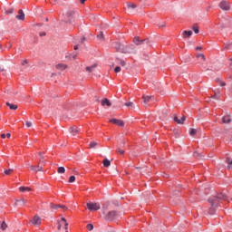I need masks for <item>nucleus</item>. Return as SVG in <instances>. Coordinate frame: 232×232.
Returning a JSON list of instances; mask_svg holds the SVG:
<instances>
[{
	"instance_id": "1",
	"label": "nucleus",
	"mask_w": 232,
	"mask_h": 232,
	"mask_svg": "<svg viewBox=\"0 0 232 232\" xmlns=\"http://www.w3.org/2000/svg\"><path fill=\"white\" fill-rule=\"evenodd\" d=\"M221 200H227V196L224 194H218V196H215L213 198L208 199V202L212 206V208H209V214H214V209L217 208V206H218Z\"/></svg>"
},
{
	"instance_id": "2",
	"label": "nucleus",
	"mask_w": 232,
	"mask_h": 232,
	"mask_svg": "<svg viewBox=\"0 0 232 232\" xmlns=\"http://www.w3.org/2000/svg\"><path fill=\"white\" fill-rule=\"evenodd\" d=\"M75 13L73 12H67L64 15L63 21L66 24H72L75 20Z\"/></svg>"
},
{
	"instance_id": "3",
	"label": "nucleus",
	"mask_w": 232,
	"mask_h": 232,
	"mask_svg": "<svg viewBox=\"0 0 232 232\" xmlns=\"http://www.w3.org/2000/svg\"><path fill=\"white\" fill-rule=\"evenodd\" d=\"M218 7L224 11H229L231 9L230 3L227 0H223L218 4Z\"/></svg>"
},
{
	"instance_id": "4",
	"label": "nucleus",
	"mask_w": 232,
	"mask_h": 232,
	"mask_svg": "<svg viewBox=\"0 0 232 232\" xmlns=\"http://www.w3.org/2000/svg\"><path fill=\"white\" fill-rule=\"evenodd\" d=\"M86 207H87V209L91 211H96L101 208V205L99 203H92V202L87 203Z\"/></svg>"
},
{
	"instance_id": "5",
	"label": "nucleus",
	"mask_w": 232,
	"mask_h": 232,
	"mask_svg": "<svg viewBox=\"0 0 232 232\" xmlns=\"http://www.w3.org/2000/svg\"><path fill=\"white\" fill-rule=\"evenodd\" d=\"M117 217V212L116 211H110L104 215V219L105 220H113Z\"/></svg>"
},
{
	"instance_id": "6",
	"label": "nucleus",
	"mask_w": 232,
	"mask_h": 232,
	"mask_svg": "<svg viewBox=\"0 0 232 232\" xmlns=\"http://www.w3.org/2000/svg\"><path fill=\"white\" fill-rule=\"evenodd\" d=\"M62 227H64V229L68 230V223L64 218H62L61 221H58L57 229L60 230Z\"/></svg>"
},
{
	"instance_id": "7",
	"label": "nucleus",
	"mask_w": 232,
	"mask_h": 232,
	"mask_svg": "<svg viewBox=\"0 0 232 232\" xmlns=\"http://www.w3.org/2000/svg\"><path fill=\"white\" fill-rule=\"evenodd\" d=\"M142 100H143V105H144L145 107H147L148 104H149L150 102L155 101V98H154V96L143 95V96H142Z\"/></svg>"
},
{
	"instance_id": "8",
	"label": "nucleus",
	"mask_w": 232,
	"mask_h": 232,
	"mask_svg": "<svg viewBox=\"0 0 232 232\" xmlns=\"http://www.w3.org/2000/svg\"><path fill=\"white\" fill-rule=\"evenodd\" d=\"M134 46L133 45H123L121 53H133Z\"/></svg>"
},
{
	"instance_id": "9",
	"label": "nucleus",
	"mask_w": 232,
	"mask_h": 232,
	"mask_svg": "<svg viewBox=\"0 0 232 232\" xmlns=\"http://www.w3.org/2000/svg\"><path fill=\"white\" fill-rule=\"evenodd\" d=\"M110 122H112V124H116L120 127H124V121L122 120L112 118L110 120Z\"/></svg>"
},
{
	"instance_id": "10",
	"label": "nucleus",
	"mask_w": 232,
	"mask_h": 232,
	"mask_svg": "<svg viewBox=\"0 0 232 232\" xmlns=\"http://www.w3.org/2000/svg\"><path fill=\"white\" fill-rule=\"evenodd\" d=\"M123 47L124 45L122 44H120L118 42L113 43V48L119 53H122Z\"/></svg>"
},
{
	"instance_id": "11",
	"label": "nucleus",
	"mask_w": 232,
	"mask_h": 232,
	"mask_svg": "<svg viewBox=\"0 0 232 232\" xmlns=\"http://www.w3.org/2000/svg\"><path fill=\"white\" fill-rule=\"evenodd\" d=\"M80 131H81V129L79 127L73 126L70 128V132L73 136H76Z\"/></svg>"
},
{
	"instance_id": "12",
	"label": "nucleus",
	"mask_w": 232,
	"mask_h": 232,
	"mask_svg": "<svg viewBox=\"0 0 232 232\" xmlns=\"http://www.w3.org/2000/svg\"><path fill=\"white\" fill-rule=\"evenodd\" d=\"M32 223L34 226H40L42 223V220L38 216H34Z\"/></svg>"
},
{
	"instance_id": "13",
	"label": "nucleus",
	"mask_w": 232,
	"mask_h": 232,
	"mask_svg": "<svg viewBox=\"0 0 232 232\" xmlns=\"http://www.w3.org/2000/svg\"><path fill=\"white\" fill-rule=\"evenodd\" d=\"M221 121L223 122V124H230L231 118L229 115H226L223 118H221Z\"/></svg>"
},
{
	"instance_id": "14",
	"label": "nucleus",
	"mask_w": 232,
	"mask_h": 232,
	"mask_svg": "<svg viewBox=\"0 0 232 232\" xmlns=\"http://www.w3.org/2000/svg\"><path fill=\"white\" fill-rule=\"evenodd\" d=\"M174 121L177 122V124H184L186 117L182 116L180 119H179L177 116H175Z\"/></svg>"
},
{
	"instance_id": "15",
	"label": "nucleus",
	"mask_w": 232,
	"mask_h": 232,
	"mask_svg": "<svg viewBox=\"0 0 232 232\" xmlns=\"http://www.w3.org/2000/svg\"><path fill=\"white\" fill-rule=\"evenodd\" d=\"M55 68H56V70L63 72L68 68V65L60 63V64L55 65Z\"/></svg>"
},
{
	"instance_id": "16",
	"label": "nucleus",
	"mask_w": 232,
	"mask_h": 232,
	"mask_svg": "<svg viewBox=\"0 0 232 232\" xmlns=\"http://www.w3.org/2000/svg\"><path fill=\"white\" fill-rule=\"evenodd\" d=\"M27 204V200L24 198H20L15 201L16 206H25Z\"/></svg>"
},
{
	"instance_id": "17",
	"label": "nucleus",
	"mask_w": 232,
	"mask_h": 232,
	"mask_svg": "<svg viewBox=\"0 0 232 232\" xmlns=\"http://www.w3.org/2000/svg\"><path fill=\"white\" fill-rule=\"evenodd\" d=\"M15 18L22 21L24 20V14L22 9L18 11V14L15 16Z\"/></svg>"
},
{
	"instance_id": "18",
	"label": "nucleus",
	"mask_w": 232,
	"mask_h": 232,
	"mask_svg": "<svg viewBox=\"0 0 232 232\" xmlns=\"http://www.w3.org/2000/svg\"><path fill=\"white\" fill-rule=\"evenodd\" d=\"M197 58L199 61L198 63H201V64L206 62V57L203 53L198 54Z\"/></svg>"
},
{
	"instance_id": "19",
	"label": "nucleus",
	"mask_w": 232,
	"mask_h": 232,
	"mask_svg": "<svg viewBox=\"0 0 232 232\" xmlns=\"http://www.w3.org/2000/svg\"><path fill=\"white\" fill-rule=\"evenodd\" d=\"M5 104L12 111H16L18 109V105L17 104H13V103H10L9 102H7Z\"/></svg>"
},
{
	"instance_id": "20",
	"label": "nucleus",
	"mask_w": 232,
	"mask_h": 232,
	"mask_svg": "<svg viewBox=\"0 0 232 232\" xmlns=\"http://www.w3.org/2000/svg\"><path fill=\"white\" fill-rule=\"evenodd\" d=\"M32 190V188L30 187H19V191L20 192H30Z\"/></svg>"
},
{
	"instance_id": "21",
	"label": "nucleus",
	"mask_w": 232,
	"mask_h": 232,
	"mask_svg": "<svg viewBox=\"0 0 232 232\" xmlns=\"http://www.w3.org/2000/svg\"><path fill=\"white\" fill-rule=\"evenodd\" d=\"M102 106H108V107H110V106H111V102L108 99H103L102 101Z\"/></svg>"
},
{
	"instance_id": "22",
	"label": "nucleus",
	"mask_w": 232,
	"mask_h": 232,
	"mask_svg": "<svg viewBox=\"0 0 232 232\" xmlns=\"http://www.w3.org/2000/svg\"><path fill=\"white\" fill-rule=\"evenodd\" d=\"M192 34H193V32H192V31H184V32L182 33V36H183V37H191Z\"/></svg>"
},
{
	"instance_id": "23",
	"label": "nucleus",
	"mask_w": 232,
	"mask_h": 232,
	"mask_svg": "<svg viewBox=\"0 0 232 232\" xmlns=\"http://www.w3.org/2000/svg\"><path fill=\"white\" fill-rule=\"evenodd\" d=\"M95 68H96V64H93V65H91V66H87L85 68V71L89 72H93L95 70Z\"/></svg>"
},
{
	"instance_id": "24",
	"label": "nucleus",
	"mask_w": 232,
	"mask_h": 232,
	"mask_svg": "<svg viewBox=\"0 0 232 232\" xmlns=\"http://www.w3.org/2000/svg\"><path fill=\"white\" fill-rule=\"evenodd\" d=\"M102 163L105 168H108L109 166H111V161L107 159H105Z\"/></svg>"
},
{
	"instance_id": "25",
	"label": "nucleus",
	"mask_w": 232,
	"mask_h": 232,
	"mask_svg": "<svg viewBox=\"0 0 232 232\" xmlns=\"http://www.w3.org/2000/svg\"><path fill=\"white\" fill-rule=\"evenodd\" d=\"M196 134H197L196 129L191 128V129L189 130V135H190L191 137H194Z\"/></svg>"
},
{
	"instance_id": "26",
	"label": "nucleus",
	"mask_w": 232,
	"mask_h": 232,
	"mask_svg": "<svg viewBox=\"0 0 232 232\" xmlns=\"http://www.w3.org/2000/svg\"><path fill=\"white\" fill-rule=\"evenodd\" d=\"M133 44L139 45L142 44V41H140L139 37H134Z\"/></svg>"
},
{
	"instance_id": "27",
	"label": "nucleus",
	"mask_w": 232,
	"mask_h": 232,
	"mask_svg": "<svg viewBox=\"0 0 232 232\" xmlns=\"http://www.w3.org/2000/svg\"><path fill=\"white\" fill-rule=\"evenodd\" d=\"M99 145V143L98 142H96V141H92L91 143H90V150H92V149H94L96 146H98Z\"/></svg>"
},
{
	"instance_id": "28",
	"label": "nucleus",
	"mask_w": 232,
	"mask_h": 232,
	"mask_svg": "<svg viewBox=\"0 0 232 232\" xmlns=\"http://www.w3.org/2000/svg\"><path fill=\"white\" fill-rule=\"evenodd\" d=\"M192 30H194L195 34H199V27L195 24L194 26H192Z\"/></svg>"
},
{
	"instance_id": "29",
	"label": "nucleus",
	"mask_w": 232,
	"mask_h": 232,
	"mask_svg": "<svg viewBox=\"0 0 232 232\" xmlns=\"http://www.w3.org/2000/svg\"><path fill=\"white\" fill-rule=\"evenodd\" d=\"M66 170L64 169L63 167H60L57 169V173L58 174H63Z\"/></svg>"
},
{
	"instance_id": "30",
	"label": "nucleus",
	"mask_w": 232,
	"mask_h": 232,
	"mask_svg": "<svg viewBox=\"0 0 232 232\" xmlns=\"http://www.w3.org/2000/svg\"><path fill=\"white\" fill-rule=\"evenodd\" d=\"M136 7H137V5H134V4H128V8H129L130 10H135Z\"/></svg>"
},
{
	"instance_id": "31",
	"label": "nucleus",
	"mask_w": 232,
	"mask_h": 232,
	"mask_svg": "<svg viewBox=\"0 0 232 232\" xmlns=\"http://www.w3.org/2000/svg\"><path fill=\"white\" fill-rule=\"evenodd\" d=\"M227 169H231L232 168V160L227 159Z\"/></svg>"
},
{
	"instance_id": "32",
	"label": "nucleus",
	"mask_w": 232,
	"mask_h": 232,
	"mask_svg": "<svg viewBox=\"0 0 232 232\" xmlns=\"http://www.w3.org/2000/svg\"><path fill=\"white\" fill-rule=\"evenodd\" d=\"M86 228L89 229L90 231L94 229L93 224H87Z\"/></svg>"
},
{
	"instance_id": "33",
	"label": "nucleus",
	"mask_w": 232,
	"mask_h": 232,
	"mask_svg": "<svg viewBox=\"0 0 232 232\" xmlns=\"http://www.w3.org/2000/svg\"><path fill=\"white\" fill-rule=\"evenodd\" d=\"M6 227H8V226L6 225L5 221H3L1 225V228L5 231Z\"/></svg>"
},
{
	"instance_id": "34",
	"label": "nucleus",
	"mask_w": 232,
	"mask_h": 232,
	"mask_svg": "<svg viewBox=\"0 0 232 232\" xmlns=\"http://www.w3.org/2000/svg\"><path fill=\"white\" fill-rule=\"evenodd\" d=\"M124 106H127V107H133V106H134V103H133V102H125V103H124Z\"/></svg>"
},
{
	"instance_id": "35",
	"label": "nucleus",
	"mask_w": 232,
	"mask_h": 232,
	"mask_svg": "<svg viewBox=\"0 0 232 232\" xmlns=\"http://www.w3.org/2000/svg\"><path fill=\"white\" fill-rule=\"evenodd\" d=\"M214 97H215L217 100H219V99H220V97H221V93H220V92H215Z\"/></svg>"
},
{
	"instance_id": "36",
	"label": "nucleus",
	"mask_w": 232,
	"mask_h": 232,
	"mask_svg": "<svg viewBox=\"0 0 232 232\" xmlns=\"http://www.w3.org/2000/svg\"><path fill=\"white\" fill-rule=\"evenodd\" d=\"M116 152H119L120 154L123 155L125 153V150H123L120 147H118V150H116Z\"/></svg>"
},
{
	"instance_id": "37",
	"label": "nucleus",
	"mask_w": 232,
	"mask_h": 232,
	"mask_svg": "<svg viewBox=\"0 0 232 232\" xmlns=\"http://www.w3.org/2000/svg\"><path fill=\"white\" fill-rule=\"evenodd\" d=\"M119 64L121 65L122 67H125L126 62L124 60H120Z\"/></svg>"
},
{
	"instance_id": "38",
	"label": "nucleus",
	"mask_w": 232,
	"mask_h": 232,
	"mask_svg": "<svg viewBox=\"0 0 232 232\" xmlns=\"http://www.w3.org/2000/svg\"><path fill=\"white\" fill-rule=\"evenodd\" d=\"M51 208L53 209H58L59 208H61V205H53V204H51Z\"/></svg>"
},
{
	"instance_id": "39",
	"label": "nucleus",
	"mask_w": 232,
	"mask_h": 232,
	"mask_svg": "<svg viewBox=\"0 0 232 232\" xmlns=\"http://www.w3.org/2000/svg\"><path fill=\"white\" fill-rule=\"evenodd\" d=\"M75 180H76V178L74 176H72V177H70L69 182L73 183V182H75Z\"/></svg>"
},
{
	"instance_id": "40",
	"label": "nucleus",
	"mask_w": 232,
	"mask_h": 232,
	"mask_svg": "<svg viewBox=\"0 0 232 232\" xmlns=\"http://www.w3.org/2000/svg\"><path fill=\"white\" fill-rule=\"evenodd\" d=\"M14 13V8H10L7 11H5L6 14H12Z\"/></svg>"
},
{
	"instance_id": "41",
	"label": "nucleus",
	"mask_w": 232,
	"mask_h": 232,
	"mask_svg": "<svg viewBox=\"0 0 232 232\" xmlns=\"http://www.w3.org/2000/svg\"><path fill=\"white\" fill-rule=\"evenodd\" d=\"M14 170L12 169L5 170V174L9 175L10 173H13Z\"/></svg>"
},
{
	"instance_id": "42",
	"label": "nucleus",
	"mask_w": 232,
	"mask_h": 232,
	"mask_svg": "<svg viewBox=\"0 0 232 232\" xmlns=\"http://www.w3.org/2000/svg\"><path fill=\"white\" fill-rule=\"evenodd\" d=\"M98 39H100V40H103L104 39V36H103V34H102V32H101L100 33V34H98Z\"/></svg>"
},
{
	"instance_id": "43",
	"label": "nucleus",
	"mask_w": 232,
	"mask_h": 232,
	"mask_svg": "<svg viewBox=\"0 0 232 232\" xmlns=\"http://www.w3.org/2000/svg\"><path fill=\"white\" fill-rule=\"evenodd\" d=\"M27 128H31L33 126V122L32 121H26L25 123Z\"/></svg>"
},
{
	"instance_id": "44",
	"label": "nucleus",
	"mask_w": 232,
	"mask_h": 232,
	"mask_svg": "<svg viewBox=\"0 0 232 232\" xmlns=\"http://www.w3.org/2000/svg\"><path fill=\"white\" fill-rule=\"evenodd\" d=\"M42 169H43V167L42 166H40V165H37V167H36V172H38V171H42Z\"/></svg>"
},
{
	"instance_id": "45",
	"label": "nucleus",
	"mask_w": 232,
	"mask_h": 232,
	"mask_svg": "<svg viewBox=\"0 0 232 232\" xmlns=\"http://www.w3.org/2000/svg\"><path fill=\"white\" fill-rule=\"evenodd\" d=\"M114 72H121V67H120V66H116V67L114 68Z\"/></svg>"
},
{
	"instance_id": "46",
	"label": "nucleus",
	"mask_w": 232,
	"mask_h": 232,
	"mask_svg": "<svg viewBox=\"0 0 232 232\" xmlns=\"http://www.w3.org/2000/svg\"><path fill=\"white\" fill-rule=\"evenodd\" d=\"M218 85H219L220 87H225V86H226V82H219Z\"/></svg>"
},
{
	"instance_id": "47",
	"label": "nucleus",
	"mask_w": 232,
	"mask_h": 232,
	"mask_svg": "<svg viewBox=\"0 0 232 232\" xmlns=\"http://www.w3.org/2000/svg\"><path fill=\"white\" fill-rule=\"evenodd\" d=\"M72 58L73 60H76V59H77V53H72Z\"/></svg>"
},
{
	"instance_id": "48",
	"label": "nucleus",
	"mask_w": 232,
	"mask_h": 232,
	"mask_svg": "<svg viewBox=\"0 0 232 232\" xmlns=\"http://www.w3.org/2000/svg\"><path fill=\"white\" fill-rule=\"evenodd\" d=\"M60 208L62 209H63V210H67L68 209V208L66 206H64V205H60Z\"/></svg>"
},
{
	"instance_id": "49",
	"label": "nucleus",
	"mask_w": 232,
	"mask_h": 232,
	"mask_svg": "<svg viewBox=\"0 0 232 232\" xmlns=\"http://www.w3.org/2000/svg\"><path fill=\"white\" fill-rule=\"evenodd\" d=\"M38 154H40V156H41V162H44V157L43 156L42 152H38Z\"/></svg>"
},
{
	"instance_id": "50",
	"label": "nucleus",
	"mask_w": 232,
	"mask_h": 232,
	"mask_svg": "<svg viewBox=\"0 0 232 232\" xmlns=\"http://www.w3.org/2000/svg\"><path fill=\"white\" fill-rule=\"evenodd\" d=\"M26 64H28V61L27 60H24L23 63H22V65L24 66Z\"/></svg>"
},
{
	"instance_id": "51",
	"label": "nucleus",
	"mask_w": 232,
	"mask_h": 232,
	"mask_svg": "<svg viewBox=\"0 0 232 232\" xmlns=\"http://www.w3.org/2000/svg\"><path fill=\"white\" fill-rule=\"evenodd\" d=\"M29 168H31V169H32L33 171H35V170H36V167H34V166H33V165H31Z\"/></svg>"
},
{
	"instance_id": "52",
	"label": "nucleus",
	"mask_w": 232,
	"mask_h": 232,
	"mask_svg": "<svg viewBox=\"0 0 232 232\" xmlns=\"http://www.w3.org/2000/svg\"><path fill=\"white\" fill-rule=\"evenodd\" d=\"M40 36H41V37L46 36V33L42 32V33L40 34Z\"/></svg>"
},
{
	"instance_id": "53",
	"label": "nucleus",
	"mask_w": 232,
	"mask_h": 232,
	"mask_svg": "<svg viewBox=\"0 0 232 232\" xmlns=\"http://www.w3.org/2000/svg\"><path fill=\"white\" fill-rule=\"evenodd\" d=\"M194 156H195L196 158H198V157H199V153L194 152Z\"/></svg>"
},
{
	"instance_id": "54",
	"label": "nucleus",
	"mask_w": 232,
	"mask_h": 232,
	"mask_svg": "<svg viewBox=\"0 0 232 232\" xmlns=\"http://www.w3.org/2000/svg\"><path fill=\"white\" fill-rule=\"evenodd\" d=\"M216 82L220 84V82H222L219 78L216 79Z\"/></svg>"
},
{
	"instance_id": "55",
	"label": "nucleus",
	"mask_w": 232,
	"mask_h": 232,
	"mask_svg": "<svg viewBox=\"0 0 232 232\" xmlns=\"http://www.w3.org/2000/svg\"><path fill=\"white\" fill-rule=\"evenodd\" d=\"M121 145L122 147H125L126 142H125V141H121Z\"/></svg>"
},
{
	"instance_id": "56",
	"label": "nucleus",
	"mask_w": 232,
	"mask_h": 232,
	"mask_svg": "<svg viewBox=\"0 0 232 232\" xmlns=\"http://www.w3.org/2000/svg\"><path fill=\"white\" fill-rule=\"evenodd\" d=\"M0 137H1L3 140H5L6 136H5V134H2V135H0Z\"/></svg>"
},
{
	"instance_id": "57",
	"label": "nucleus",
	"mask_w": 232,
	"mask_h": 232,
	"mask_svg": "<svg viewBox=\"0 0 232 232\" xmlns=\"http://www.w3.org/2000/svg\"><path fill=\"white\" fill-rule=\"evenodd\" d=\"M5 137L8 138V139H10V138H11V134H10V133H7V134L5 135Z\"/></svg>"
},
{
	"instance_id": "58",
	"label": "nucleus",
	"mask_w": 232,
	"mask_h": 232,
	"mask_svg": "<svg viewBox=\"0 0 232 232\" xmlns=\"http://www.w3.org/2000/svg\"><path fill=\"white\" fill-rule=\"evenodd\" d=\"M73 49H74L75 51H77V50L79 49V46H78V45H74Z\"/></svg>"
},
{
	"instance_id": "59",
	"label": "nucleus",
	"mask_w": 232,
	"mask_h": 232,
	"mask_svg": "<svg viewBox=\"0 0 232 232\" xmlns=\"http://www.w3.org/2000/svg\"><path fill=\"white\" fill-rule=\"evenodd\" d=\"M80 2H81L82 4H84V3L86 2V0H80Z\"/></svg>"
},
{
	"instance_id": "60",
	"label": "nucleus",
	"mask_w": 232,
	"mask_h": 232,
	"mask_svg": "<svg viewBox=\"0 0 232 232\" xmlns=\"http://www.w3.org/2000/svg\"><path fill=\"white\" fill-rule=\"evenodd\" d=\"M199 50H201V47H197L196 48V51H199Z\"/></svg>"
},
{
	"instance_id": "61",
	"label": "nucleus",
	"mask_w": 232,
	"mask_h": 232,
	"mask_svg": "<svg viewBox=\"0 0 232 232\" xmlns=\"http://www.w3.org/2000/svg\"><path fill=\"white\" fill-rule=\"evenodd\" d=\"M6 93H7V94H10V93H11V91H10V90H7V91H6Z\"/></svg>"
},
{
	"instance_id": "62",
	"label": "nucleus",
	"mask_w": 232,
	"mask_h": 232,
	"mask_svg": "<svg viewBox=\"0 0 232 232\" xmlns=\"http://www.w3.org/2000/svg\"><path fill=\"white\" fill-rule=\"evenodd\" d=\"M0 72H4V68L0 67Z\"/></svg>"
},
{
	"instance_id": "63",
	"label": "nucleus",
	"mask_w": 232,
	"mask_h": 232,
	"mask_svg": "<svg viewBox=\"0 0 232 232\" xmlns=\"http://www.w3.org/2000/svg\"><path fill=\"white\" fill-rule=\"evenodd\" d=\"M84 41H85V38L83 37L82 40V43H84Z\"/></svg>"
},
{
	"instance_id": "64",
	"label": "nucleus",
	"mask_w": 232,
	"mask_h": 232,
	"mask_svg": "<svg viewBox=\"0 0 232 232\" xmlns=\"http://www.w3.org/2000/svg\"><path fill=\"white\" fill-rule=\"evenodd\" d=\"M0 49H2V44H0Z\"/></svg>"
}]
</instances>
